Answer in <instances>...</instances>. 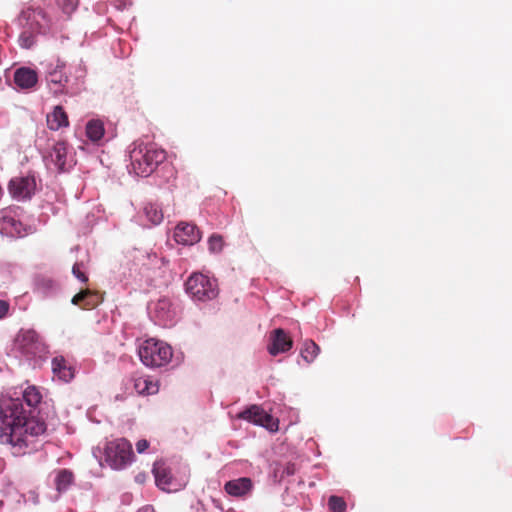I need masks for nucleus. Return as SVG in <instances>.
Returning a JSON list of instances; mask_svg holds the SVG:
<instances>
[{"instance_id":"7ed1b4c3","label":"nucleus","mask_w":512,"mask_h":512,"mask_svg":"<svg viewBox=\"0 0 512 512\" xmlns=\"http://www.w3.org/2000/svg\"><path fill=\"white\" fill-rule=\"evenodd\" d=\"M138 355L145 366L158 368L167 365L171 361L173 350L167 343L151 338L139 345Z\"/></svg>"},{"instance_id":"39448f33","label":"nucleus","mask_w":512,"mask_h":512,"mask_svg":"<svg viewBox=\"0 0 512 512\" xmlns=\"http://www.w3.org/2000/svg\"><path fill=\"white\" fill-rule=\"evenodd\" d=\"M185 286L187 293L197 301H209L218 295L216 281L201 273H193Z\"/></svg>"},{"instance_id":"0eeeda50","label":"nucleus","mask_w":512,"mask_h":512,"mask_svg":"<svg viewBox=\"0 0 512 512\" xmlns=\"http://www.w3.org/2000/svg\"><path fill=\"white\" fill-rule=\"evenodd\" d=\"M35 188L36 183L32 176L14 177L8 185L11 196L17 200L30 199L34 194Z\"/></svg>"},{"instance_id":"f257e3e1","label":"nucleus","mask_w":512,"mask_h":512,"mask_svg":"<svg viewBox=\"0 0 512 512\" xmlns=\"http://www.w3.org/2000/svg\"><path fill=\"white\" fill-rule=\"evenodd\" d=\"M46 430L43 421L28 417L20 399L0 401V443L14 447H28L33 439Z\"/></svg>"},{"instance_id":"c85d7f7f","label":"nucleus","mask_w":512,"mask_h":512,"mask_svg":"<svg viewBox=\"0 0 512 512\" xmlns=\"http://www.w3.org/2000/svg\"><path fill=\"white\" fill-rule=\"evenodd\" d=\"M223 239L220 235H212L210 236L209 238V241H208V244H209V249L210 251L212 252H219L222 250V247H223Z\"/></svg>"},{"instance_id":"423d86ee","label":"nucleus","mask_w":512,"mask_h":512,"mask_svg":"<svg viewBox=\"0 0 512 512\" xmlns=\"http://www.w3.org/2000/svg\"><path fill=\"white\" fill-rule=\"evenodd\" d=\"M14 349L22 355L31 358L39 354L43 345L39 335L34 330H20L14 340Z\"/></svg>"},{"instance_id":"a211bd4d","label":"nucleus","mask_w":512,"mask_h":512,"mask_svg":"<svg viewBox=\"0 0 512 512\" xmlns=\"http://www.w3.org/2000/svg\"><path fill=\"white\" fill-rule=\"evenodd\" d=\"M134 389L139 395H153L159 391V385L157 381H154L151 377L140 376L134 378Z\"/></svg>"},{"instance_id":"393cba45","label":"nucleus","mask_w":512,"mask_h":512,"mask_svg":"<svg viewBox=\"0 0 512 512\" xmlns=\"http://www.w3.org/2000/svg\"><path fill=\"white\" fill-rule=\"evenodd\" d=\"M74 475L67 469H62L57 473L55 478L56 489L59 492L65 491L73 483Z\"/></svg>"},{"instance_id":"a878e982","label":"nucleus","mask_w":512,"mask_h":512,"mask_svg":"<svg viewBox=\"0 0 512 512\" xmlns=\"http://www.w3.org/2000/svg\"><path fill=\"white\" fill-rule=\"evenodd\" d=\"M55 5L62 11L64 15H70L77 9L79 0H54Z\"/></svg>"},{"instance_id":"1a4fd4ad","label":"nucleus","mask_w":512,"mask_h":512,"mask_svg":"<svg viewBox=\"0 0 512 512\" xmlns=\"http://www.w3.org/2000/svg\"><path fill=\"white\" fill-rule=\"evenodd\" d=\"M200 231L196 225L186 222L179 223L174 230V239L183 245H193L200 240Z\"/></svg>"},{"instance_id":"cd10ccee","label":"nucleus","mask_w":512,"mask_h":512,"mask_svg":"<svg viewBox=\"0 0 512 512\" xmlns=\"http://www.w3.org/2000/svg\"><path fill=\"white\" fill-rule=\"evenodd\" d=\"M328 508L330 512H346L347 504L342 497L332 495L328 499Z\"/></svg>"},{"instance_id":"473e14b6","label":"nucleus","mask_w":512,"mask_h":512,"mask_svg":"<svg viewBox=\"0 0 512 512\" xmlns=\"http://www.w3.org/2000/svg\"><path fill=\"white\" fill-rule=\"evenodd\" d=\"M9 310V304L8 302L4 300H0V319L6 316L7 312Z\"/></svg>"},{"instance_id":"2f4dec72","label":"nucleus","mask_w":512,"mask_h":512,"mask_svg":"<svg viewBox=\"0 0 512 512\" xmlns=\"http://www.w3.org/2000/svg\"><path fill=\"white\" fill-rule=\"evenodd\" d=\"M149 447V442L146 439H141L136 443L138 453H143Z\"/></svg>"},{"instance_id":"412c9836","label":"nucleus","mask_w":512,"mask_h":512,"mask_svg":"<svg viewBox=\"0 0 512 512\" xmlns=\"http://www.w3.org/2000/svg\"><path fill=\"white\" fill-rule=\"evenodd\" d=\"M50 157L52 162L55 164L59 171H65L67 160V143L64 141H59L55 143L52 148Z\"/></svg>"},{"instance_id":"f704fd0d","label":"nucleus","mask_w":512,"mask_h":512,"mask_svg":"<svg viewBox=\"0 0 512 512\" xmlns=\"http://www.w3.org/2000/svg\"><path fill=\"white\" fill-rule=\"evenodd\" d=\"M285 473L287 475H292L294 474V465H288L286 468H285Z\"/></svg>"},{"instance_id":"b1692460","label":"nucleus","mask_w":512,"mask_h":512,"mask_svg":"<svg viewBox=\"0 0 512 512\" xmlns=\"http://www.w3.org/2000/svg\"><path fill=\"white\" fill-rule=\"evenodd\" d=\"M143 211L146 218L151 222V224L158 225L163 221L164 215L159 205L155 203H148L145 205Z\"/></svg>"},{"instance_id":"7c9ffc66","label":"nucleus","mask_w":512,"mask_h":512,"mask_svg":"<svg viewBox=\"0 0 512 512\" xmlns=\"http://www.w3.org/2000/svg\"><path fill=\"white\" fill-rule=\"evenodd\" d=\"M36 284L40 289H49L52 287L53 281L45 278H38Z\"/></svg>"},{"instance_id":"5701e85b","label":"nucleus","mask_w":512,"mask_h":512,"mask_svg":"<svg viewBox=\"0 0 512 512\" xmlns=\"http://www.w3.org/2000/svg\"><path fill=\"white\" fill-rule=\"evenodd\" d=\"M320 352L319 346L313 340H305L300 351L301 357L308 364L312 363Z\"/></svg>"},{"instance_id":"6e6552de","label":"nucleus","mask_w":512,"mask_h":512,"mask_svg":"<svg viewBox=\"0 0 512 512\" xmlns=\"http://www.w3.org/2000/svg\"><path fill=\"white\" fill-rule=\"evenodd\" d=\"M237 418L274 430L273 426L275 423L273 417L259 405L249 406L245 410L241 411L237 415Z\"/></svg>"},{"instance_id":"20e7f679","label":"nucleus","mask_w":512,"mask_h":512,"mask_svg":"<svg viewBox=\"0 0 512 512\" xmlns=\"http://www.w3.org/2000/svg\"><path fill=\"white\" fill-rule=\"evenodd\" d=\"M134 453L131 443L125 438L108 441L104 448V460L114 470L124 469L131 464Z\"/></svg>"},{"instance_id":"c9c22d12","label":"nucleus","mask_w":512,"mask_h":512,"mask_svg":"<svg viewBox=\"0 0 512 512\" xmlns=\"http://www.w3.org/2000/svg\"><path fill=\"white\" fill-rule=\"evenodd\" d=\"M149 259H150L152 262H154L155 264H158V263H159V261H160V260H159V258H158L156 255H154L153 257H149Z\"/></svg>"},{"instance_id":"72a5a7b5","label":"nucleus","mask_w":512,"mask_h":512,"mask_svg":"<svg viewBox=\"0 0 512 512\" xmlns=\"http://www.w3.org/2000/svg\"><path fill=\"white\" fill-rule=\"evenodd\" d=\"M34 14H35V16H38V17H41L42 19H44L46 21V24L49 23V20L47 19V14L43 9L38 8V9L34 10Z\"/></svg>"},{"instance_id":"9d476101","label":"nucleus","mask_w":512,"mask_h":512,"mask_svg":"<svg viewBox=\"0 0 512 512\" xmlns=\"http://www.w3.org/2000/svg\"><path fill=\"white\" fill-rule=\"evenodd\" d=\"M293 346L291 337L281 328L275 329L270 335V344L268 345V352L275 356L279 353L289 351Z\"/></svg>"},{"instance_id":"c756f323","label":"nucleus","mask_w":512,"mask_h":512,"mask_svg":"<svg viewBox=\"0 0 512 512\" xmlns=\"http://www.w3.org/2000/svg\"><path fill=\"white\" fill-rule=\"evenodd\" d=\"M72 273L81 282L86 283L88 281V277L86 276L85 272L83 271L82 263H75L72 268Z\"/></svg>"},{"instance_id":"4be33fe9","label":"nucleus","mask_w":512,"mask_h":512,"mask_svg":"<svg viewBox=\"0 0 512 512\" xmlns=\"http://www.w3.org/2000/svg\"><path fill=\"white\" fill-rule=\"evenodd\" d=\"M104 124L100 120H90L86 124V135L92 142H97L104 135Z\"/></svg>"},{"instance_id":"f3484780","label":"nucleus","mask_w":512,"mask_h":512,"mask_svg":"<svg viewBox=\"0 0 512 512\" xmlns=\"http://www.w3.org/2000/svg\"><path fill=\"white\" fill-rule=\"evenodd\" d=\"M52 370L64 382H69L74 377V369L63 357H55L52 360Z\"/></svg>"},{"instance_id":"f8f14e48","label":"nucleus","mask_w":512,"mask_h":512,"mask_svg":"<svg viewBox=\"0 0 512 512\" xmlns=\"http://www.w3.org/2000/svg\"><path fill=\"white\" fill-rule=\"evenodd\" d=\"M102 301V295L90 289L81 290L72 298V303L80 306L82 309H93L102 303Z\"/></svg>"},{"instance_id":"f03ea898","label":"nucleus","mask_w":512,"mask_h":512,"mask_svg":"<svg viewBox=\"0 0 512 512\" xmlns=\"http://www.w3.org/2000/svg\"><path fill=\"white\" fill-rule=\"evenodd\" d=\"M131 165L138 176H149L166 159V152L155 144L137 143L130 152Z\"/></svg>"},{"instance_id":"aec40b11","label":"nucleus","mask_w":512,"mask_h":512,"mask_svg":"<svg viewBox=\"0 0 512 512\" xmlns=\"http://www.w3.org/2000/svg\"><path fill=\"white\" fill-rule=\"evenodd\" d=\"M0 227L11 236L23 237L26 235L23 224L12 216H3L0 220Z\"/></svg>"},{"instance_id":"6ab92c4d","label":"nucleus","mask_w":512,"mask_h":512,"mask_svg":"<svg viewBox=\"0 0 512 512\" xmlns=\"http://www.w3.org/2000/svg\"><path fill=\"white\" fill-rule=\"evenodd\" d=\"M47 125L53 131L69 125L68 116L62 106H56L53 112L47 115Z\"/></svg>"},{"instance_id":"dca6fc26","label":"nucleus","mask_w":512,"mask_h":512,"mask_svg":"<svg viewBox=\"0 0 512 512\" xmlns=\"http://www.w3.org/2000/svg\"><path fill=\"white\" fill-rule=\"evenodd\" d=\"M153 313L156 319L164 325L171 322L175 315L173 305L168 298L159 299L154 306Z\"/></svg>"},{"instance_id":"bb28decb","label":"nucleus","mask_w":512,"mask_h":512,"mask_svg":"<svg viewBox=\"0 0 512 512\" xmlns=\"http://www.w3.org/2000/svg\"><path fill=\"white\" fill-rule=\"evenodd\" d=\"M23 400L28 406H36L41 401V394L35 387H28L23 393Z\"/></svg>"},{"instance_id":"ddd939ff","label":"nucleus","mask_w":512,"mask_h":512,"mask_svg":"<svg viewBox=\"0 0 512 512\" xmlns=\"http://www.w3.org/2000/svg\"><path fill=\"white\" fill-rule=\"evenodd\" d=\"M253 489V482L248 477H241L225 483L224 490L231 496L244 497Z\"/></svg>"},{"instance_id":"4468645a","label":"nucleus","mask_w":512,"mask_h":512,"mask_svg":"<svg viewBox=\"0 0 512 512\" xmlns=\"http://www.w3.org/2000/svg\"><path fill=\"white\" fill-rule=\"evenodd\" d=\"M37 81V73L31 68L21 67L14 72V82L20 89H30Z\"/></svg>"},{"instance_id":"9b49d317","label":"nucleus","mask_w":512,"mask_h":512,"mask_svg":"<svg viewBox=\"0 0 512 512\" xmlns=\"http://www.w3.org/2000/svg\"><path fill=\"white\" fill-rule=\"evenodd\" d=\"M63 67V65H57L47 75L48 87L55 96L67 93L68 76L63 72Z\"/></svg>"},{"instance_id":"2eb2a0df","label":"nucleus","mask_w":512,"mask_h":512,"mask_svg":"<svg viewBox=\"0 0 512 512\" xmlns=\"http://www.w3.org/2000/svg\"><path fill=\"white\" fill-rule=\"evenodd\" d=\"M156 484L164 491L170 492L176 490L173 485L171 471L163 464L156 463L153 468Z\"/></svg>"}]
</instances>
